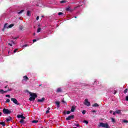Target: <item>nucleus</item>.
<instances>
[{"label": "nucleus", "instance_id": "1", "mask_svg": "<svg viewBox=\"0 0 128 128\" xmlns=\"http://www.w3.org/2000/svg\"><path fill=\"white\" fill-rule=\"evenodd\" d=\"M30 94V98H29V100L30 102H34L36 100V98H38V95L36 93H32V92H29Z\"/></svg>", "mask_w": 128, "mask_h": 128}, {"label": "nucleus", "instance_id": "16", "mask_svg": "<svg viewBox=\"0 0 128 128\" xmlns=\"http://www.w3.org/2000/svg\"><path fill=\"white\" fill-rule=\"evenodd\" d=\"M24 26H19V28L20 30H24Z\"/></svg>", "mask_w": 128, "mask_h": 128}, {"label": "nucleus", "instance_id": "23", "mask_svg": "<svg viewBox=\"0 0 128 128\" xmlns=\"http://www.w3.org/2000/svg\"><path fill=\"white\" fill-rule=\"evenodd\" d=\"M14 26V24H10L8 26V28H12V26Z\"/></svg>", "mask_w": 128, "mask_h": 128}, {"label": "nucleus", "instance_id": "44", "mask_svg": "<svg viewBox=\"0 0 128 128\" xmlns=\"http://www.w3.org/2000/svg\"><path fill=\"white\" fill-rule=\"evenodd\" d=\"M8 92V90H5V91H4V94H6V92Z\"/></svg>", "mask_w": 128, "mask_h": 128}, {"label": "nucleus", "instance_id": "4", "mask_svg": "<svg viewBox=\"0 0 128 128\" xmlns=\"http://www.w3.org/2000/svg\"><path fill=\"white\" fill-rule=\"evenodd\" d=\"M84 104L85 106H90V102H88V98L85 99Z\"/></svg>", "mask_w": 128, "mask_h": 128}, {"label": "nucleus", "instance_id": "41", "mask_svg": "<svg viewBox=\"0 0 128 128\" xmlns=\"http://www.w3.org/2000/svg\"><path fill=\"white\" fill-rule=\"evenodd\" d=\"M8 46H12V44L10 43H8Z\"/></svg>", "mask_w": 128, "mask_h": 128}, {"label": "nucleus", "instance_id": "17", "mask_svg": "<svg viewBox=\"0 0 128 128\" xmlns=\"http://www.w3.org/2000/svg\"><path fill=\"white\" fill-rule=\"evenodd\" d=\"M92 106L98 108V106H100V105H98V104L97 103H95L92 105Z\"/></svg>", "mask_w": 128, "mask_h": 128}, {"label": "nucleus", "instance_id": "43", "mask_svg": "<svg viewBox=\"0 0 128 128\" xmlns=\"http://www.w3.org/2000/svg\"><path fill=\"white\" fill-rule=\"evenodd\" d=\"M12 88H10V89H8L7 90H8V92H12Z\"/></svg>", "mask_w": 128, "mask_h": 128}, {"label": "nucleus", "instance_id": "36", "mask_svg": "<svg viewBox=\"0 0 128 128\" xmlns=\"http://www.w3.org/2000/svg\"><path fill=\"white\" fill-rule=\"evenodd\" d=\"M70 114V111L68 110L66 112V114Z\"/></svg>", "mask_w": 128, "mask_h": 128}, {"label": "nucleus", "instance_id": "35", "mask_svg": "<svg viewBox=\"0 0 128 128\" xmlns=\"http://www.w3.org/2000/svg\"><path fill=\"white\" fill-rule=\"evenodd\" d=\"M86 110H84L82 112V114H86Z\"/></svg>", "mask_w": 128, "mask_h": 128}, {"label": "nucleus", "instance_id": "22", "mask_svg": "<svg viewBox=\"0 0 128 128\" xmlns=\"http://www.w3.org/2000/svg\"><path fill=\"white\" fill-rule=\"evenodd\" d=\"M32 124H38V120H34L32 121Z\"/></svg>", "mask_w": 128, "mask_h": 128}, {"label": "nucleus", "instance_id": "60", "mask_svg": "<svg viewBox=\"0 0 128 128\" xmlns=\"http://www.w3.org/2000/svg\"><path fill=\"white\" fill-rule=\"evenodd\" d=\"M39 86H42V84L39 85Z\"/></svg>", "mask_w": 128, "mask_h": 128}, {"label": "nucleus", "instance_id": "11", "mask_svg": "<svg viewBox=\"0 0 128 128\" xmlns=\"http://www.w3.org/2000/svg\"><path fill=\"white\" fill-rule=\"evenodd\" d=\"M44 100H46V98H42V99H38V102H42L44 101Z\"/></svg>", "mask_w": 128, "mask_h": 128}, {"label": "nucleus", "instance_id": "53", "mask_svg": "<svg viewBox=\"0 0 128 128\" xmlns=\"http://www.w3.org/2000/svg\"><path fill=\"white\" fill-rule=\"evenodd\" d=\"M2 112H0V116H2Z\"/></svg>", "mask_w": 128, "mask_h": 128}, {"label": "nucleus", "instance_id": "40", "mask_svg": "<svg viewBox=\"0 0 128 128\" xmlns=\"http://www.w3.org/2000/svg\"><path fill=\"white\" fill-rule=\"evenodd\" d=\"M39 18H40V16H38L36 18V20H38Z\"/></svg>", "mask_w": 128, "mask_h": 128}, {"label": "nucleus", "instance_id": "19", "mask_svg": "<svg viewBox=\"0 0 128 128\" xmlns=\"http://www.w3.org/2000/svg\"><path fill=\"white\" fill-rule=\"evenodd\" d=\"M66 12H72V9L70 7L66 8Z\"/></svg>", "mask_w": 128, "mask_h": 128}, {"label": "nucleus", "instance_id": "62", "mask_svg": "<svg viewBox=\"0 0 128 128\" xmlns=\"http://www.w3.org/2000/svg\"><path fill=\"white\" fill-rule=\"evenodd\" d=\"M73 128H77L76 127H74Z\"/></svg>", "mask_w": 128, "mask_h": 128}, {"label": "nucleus", "instance_id": "27", "mask_svg": "<svg viewBox=\"0 0 128 128\" xmlns=\"http://www.w3.org/2000/svg\"><path fill=\"white\" fill-rule=\"evenodd\" d=\"M60 2L61 4H64V3H65V2H66V0H61V1Z\"/></svg>", "mask_w": 128, "mask_h": 128}, {"label": "nucleus", "instance_id": "45", "mask_svg": "<svg viewBox=\"0 0 128 128\" xmlns=\"http://www.w3.org/2000/svg\"><path fill=\"white\" fill-rule=\"evenodd\" d=\"M116 92H117L116 90H114V94H116Z\"/></svg>", "mask_w": 128, "mask_h": 128}, {"label": "nucleus", "instance_id": "34", "mask_svg": "<svg viewBox=\"0 0 128 128\" xmlns=\"http://www.w3.org/2000/svg\"><path fill=\"white\" fill-rule=\"evenodd\" d=\"M10 102V99H7L6 101V102Z\"/></svg>", "mask_w": 128, "mask_h": 128}, {"label": "nucleus", "instance_id": "8", "mask_svg": "<svg viewBox=\"0 0 128 128\" xmlns=\"http://www.w3.org/2000/svg\"><path fill=\"white\" fill-rule=\"evenodd\" d=\"M17 118H21L23 120H26V117H24L23 114H18L17 115Z\"/></svg>", "mask_w": 128, "mask_h": 128}, {"label": "nucleus", "instance_id": "61", "mask_svg": "<svg viewBox=\"0 0 128 128\" xmlns=\"http://www.w3.org/2000/svg\"><path fill=\"white\" fill-rule=\"evenodd\" d=\"M75 18H76V16H74Z\"/></svg>", "mask_w": 128, "mask_h": 128}, {"label": "nucleus", "instance_id": "26", "mask_svg": "<svg viewBox=\"0 0 128 128\" xmlns=\"http://www.w3.org/2000/svg\"><path fill=\"white\" fill-rule=\"evenodd\" d=\"M0 93L2 94H4V90L0 89Z\"/></svg>", "mask_w": 128, "mask_h": 128}, {"label": "nucleus", "instance_id": "31", "mask_svg": "<svg viewBox=\"0 0 128 128\" xmlns=\"http://www.w3.org/2000/svg\"><path fill=\"white\" fill-rule=\"evenodd\" d=\"M83 122H84V124H88V120H84Z\"/></svg>", "mask_w": 128, "mask_h": 128}, {"label": "nucleus", "instance_id": "5", "mask_svg": "<svg viewBox=\"0 0 128 128\" xmlns=\"http://www.w3.org/2000/svg\"><path fill=\"white\" fill-rule=\"evenodd\" d=\"M12 102H13L14 104H17L18 106H20V103L18 102V100L14 98H11Z\"/></svg>", "mask_w": 128, "mask_h": 128}, {"label": "nucleus", "instance_id": "21", "mask_svg": "<svg viewBox=\"0 0 128 128\" xmlns=\"http://www.w3.org/2000/svg\"><path fill=\"white\" fill-rule=\"evenodd\" d=\"M120 112H122V110H117L116 111V113L118 114H120Z\"/></svg>", "mask_w": 128, "mask_h": 128}, {"label": "nucleus", "instance_id": "20", "mask_svg": "<svg viewBox=\"0 0 128 128\" xmlns=\"http://www.w3.org/2000/svg\"><path fill=\"white\" fill-rule=\"evenodd\" d=\"M55 104H56V106H57V108H60V103L59 102H55Z\"/></svg>", "mask_w": 128, "mask_h": 128}, {"label": "nucleus", "instance_id": "46", "mask_svg": "<svg viewBox=\"0 0 128 128\" xmlns=\"http://www.w3.org/2000/svg\"><path fill=\"white\" fill-rule=\"evenodd\" d=\"M36 42V40H33V42Z\"/></svg>", "mask_w": 128, "mask_h": 128}, {"label": "nucleus", "instance_id": "14", "mask_svg": "<svg viewBox=\"0 0 128 128\" xmlns=\"http://www.w3.org/2000/svg\"><path fill=\"white\" fill-rule=\"evenodd\" d=\"M75 110H76V106H72V108H71V112H74Z\"/></svg>", "mask_w": 128, "mask_h": 128}, {"label": "nucleus", "instance_id": "25", "mask_svg": "<svg viewBox=\"0 0 128 128\" xmlns=\"http://www.w3.org/2000/svg\"><path fill=\"white\" fill-rule=\"evenodd\" d=\"M40 30H42V28H38L37 30V32H40Z\"/></svg>", "mask_w": 128, "mask_h": 128}, {"label": "nucleus", "instance_id": "37", "mask_svg": "<svg viewBox=\"0 0 128 128\" xmlns=\"http://www.w3.org/2000/svg\"><path fill=\"white\" fill-rule=\"evenodd\" d=\"M6 98H10V96L8 95V94L6 95Z\"/></svg>", "mask_w": 128, "mask_h": 128}, {"label": "nucleus", "instance_id": "15", "mask_svg": "<svg viewBox=\"0 0 128 128\" xmlns=\"http://www.w3.org/2000/svg\"><path fill=\"white\" fill-rule=\"evenodd\" d=\"M26 16H31V14H30V11H27V14Z\"/></svg>", "mask_w": 128, "mask_h": 128}, {"label": "nucleus", "instance_id": "47", "mask_svg": "<svg viewBox=\"0 0 128 128\" xmlns=\"http://www.w3.org/2000/svg\"><path fill=\"white\" fill-rule=\"evenodd\" d=\"M24 48H26V46H28V44H25L24 46H23Z\"/></svg>", "mask_w": 128, "mask_h": 128}, {"label": "nucleus", "instance_id": "29", "mask_svg": "<svg viewBox=\"0 0 128 128\" xmlns=\"http://www.w3.org/2000/svg\"><path fill=\"white\" fill-rule=\"evenodd\" d=\"M24 122V119H21L20 120V124H23Z\"/></svg>", "mask_w": 128, "mask_h": 128}, {"label": "nucleus", "instance_id": "54", "mask_svg": "<svg viewBox=\"0 0 128 128\" xmlns=\"http://www.w3.org/2000/svg\"><path fill=\"white\" fill-rule=\"evenodd\" d=\"M110 114H112V110H110Z\"/></svg>", "mask_w": 128, "mask_h": 128}, {"label": "nucleus", "instance_id": "3", "mask_svg": "<svg viewBox=\"0 0 128 128\" xmlns=\"http://www.w3.org/2000/svg\"><path fill=\"white\" fill-rule=\"evenodd\" d=\"M99 126H101V128H110V126H108V123H102L100 122Z\"/></svg>", "mask_w": 128, "mask_h": 128}, {"label": "nucleus", "instance_id": "52", "mask_svg": "<svg viewBox=\"0 0 128 128\" xmlns=\"http://www.w3.org/2000/svg\"><path fill=\"white\" fill-rule=\"evenodd\" d=\"M62 102H64V104H66V101H64V100H63L62 101Z\"/></svg>", "mask_w": 128, "mask_h": 128}, {"label": "nucleus", "instance_id": "6", "mask_svg": "<svg viewBox=\"0 0 128 128\" xmlns=\"http://www.w3.org/2000/svg\"><path fill=\"white\" fill-rule=\"evenodd\" d=\"M90 85L88 84H83L81 85L82 90H86V86H89Z\"/></svg>", "mask_w": 128, "mask_h": 128}, {"label": "nucleus", "instance_id": "56", "mask_svg": "<svg viewBox=\"0 0 128 128\" xmlns=\"http://www.w3.org/2000/svg\"><path fill=\"white\" fill-rule=\"evenodd\" d=\"M8 56H10V51L8 52Z\"/></svg>", "mask_w": 128, "mask_h": 128}, {"label": "nucleus", "instance_id": "2", "mask_svg": "<svg viewBox=\"0 0 128 128\" xmlns=\"http://www.w3.org/2000/svg\"><path fill=\"white\" fill-rule=\"evenodd\" d=\"M3 114H10L12 111L8 108H4L3 109Z\"/></svg>", "mask_w": 128, "mask_h": 128}, {"label": "nucleus", "instance_id": "59", "mask_svg": "<svg viewBox=\"0 0 128 128\" xmlns=\"http://www.w3.org/2000/svg\"><path fill=\"white\" fill-rule=\"evenodd\" d=\"M11 42H12L14 44V41L12 40Z\"/></svg>", "mask_w": 128, "mask_h": 128}, {"label": "nucleus", "instance_id": "48", "mask_svg": "<svg viewBox=\"0 0 128 128\" xmlns=\"http://www.w3.org/2000/svg\"><path fill=\"white\" fill-rule=\"evenodd\" d=\"M18 37H16L14 38V40H18Z\"/></svg>", "mask_w": 128, "mask_h": 128}, {"label": "nucleus", "instance_id": "57", "mask_svg": "<svg viewBox=\"0 0 128 128\" xmlns=\"http://www.w3.org/2000/svg\"><path fill=\"white\" fill-rule=\"evenodd\" d=\"M48 110H50V108H48Z\"/></svg>", "mask_w": 128, "mask_h": 128}, {"label": "nucleus", "instance_id": "28", "mask_svg": "<svg viewBox=\"0 0 128 128\" xmlns=\"http://www.w3.org/2000/svg\"><path fill=\"white\" fill-rule=\"evenodd\" d=\"M128 88L125 89V90H124V94H126V92H128Z\"/></svg>", "mask_w": 128, "mask_h": 128}, {"label": "nucleus", "instance_id": "51", "mask_svg": "<svg viewBox=\"0 0 128 128\" xmlns=\"http://www.w3.org/2000/svg\"><path fill=\"white\" fill-rule=\"evenodd\" d=\"M116 112H113V115H114V116H116Z\"/></svg>", "mask_w": 128, "mask_h": 128}, {"label": "nucleus", "instance_id": "7", "mask_svg": "<svg viewBox=\"0 0 128 128\" xmlns=\"http://www.w3.org/2000/svg\"><path fill=\"white\" fill-rule=\"evenodd\" d=\"M73 118H74V115L69 116L68 118H66V120H73Z\"/></svg>", "mask_w": 128, "mask_h": 128}, {"label": "nucleus", "instance_id": "10", "mask_svg": "<svg viewBox=\"0 0 128 128\" xmlns=\"http://www.w3.org/2000/svg\"><path fill=\"white\" fill-rule=\"evenodd\" d=\"M6 28H8V23H6L4 24V27L3 29L2 30L3 32H4V29H6Z\"/></svg>", "mask_w": 128, "mask_h": 128}, {"label": "nucleus", "instance_id": "49", "mask_svg": "<svg viewBox=\"0 0 128 128\" xmlns=\"http://www.w3.org/2000/svg\"><path fill=\"white\" fill-rule=\"evenodd\" d=\"M76 126L78 127V126H80V124H76Z\"/></svg>", "mask_w": 128, "mask_h": 128}, {"label": "nucleus", "instance_id": "42", "mask_svg": "<svg viewBox=\"0 0 128 128\" xmlns=\"http://www.w3.org/2000/svg\"><path fill=\"white\" fill-rule=\"evenodd\" d=\"M46 114H50V110H47L46 111Z\"/></svg>", "mask_w": 128, "mask_h": 128}, {"label": "nucleus", "instance_id": "38", "mask_svg": "<svg viewBox=\"0 0 128 128\" xmlns=\"http://www.w3.org/2000/svg\"><path fill=\"white\" fill-rule=\"evenodd\" d=\"M126 102H128V96H126Z\"/></svg>", "mask_w": 128, "mask_h": 128}, {"label": "nucleus", "instance_id": "50", "mask_svg": "<svg viewBox=\"0 0 128 128\" xmlns=\"http://www.w3.org/2000/svg\"><path fill=\"white\" fill-rule=\"evenodd\" d=\"M92 112H96V111L94 110L92 111Z\"/></svg>", "mask_w": 128, "mask_h": 128}, {"label": "nucleus", "instance_id": "33", "mask_svg": "<svg viewBox=\"0 0 128 128\" xmlns=\"http://www.w3.org/2000/svg\"><path fill=\"white\" fill-rule=\"evenodd\" d=\"M58 16H62V14H64V13L62 12H60L58 13Z\"/></svg>", "mask_w": 128, "mask_h": 128}, {"label": "nucleus", "instance_id": "55", "mask_svg": "<svg viewBox=\"0 0 128 128\" xmlns=\"http://www.w3.org/2000/svg\"><path fill=\"white\" fill-rule=\"evenodd\" d=\"M8 88V85L4 87V88Z\"/></svg>", "mask_w": 128, "mask_h": 128}, {"label": "nucleus", "instance_id": "32", "mask_svg": "<svg viewBox=\"0 0 128 128\" xmlns=\"http://www.w3.org/2000/svg\"><path fill=\"white\" fill-rule=\"evenodd\" d=\"M18 48H16L14 50V54H16V52H18Z\"/></svg>", "mask_w": 128, "mask_h": 128}, {"label": "nucleus", "instance_id": "12", "mask_svg": "<svg viewBox=\"0 0 128 128\" xmlns=\"http://www.w3.org/2000/svg\"><path fill=\"white\" fill-rule=\"evenodd\" d=\"M62 92V90L60 88H58L56 91V92Z\"/></svg>", "mask_w": 128, "mask_h": 128}, {"label": "nucleus", "instance_id": "13", "mask_svg": "<svg viewBox=\"0 0 128 128\" xmlns=\"http://www.w3.org/2000/svg\"><path fill=\"white\" fill-rule=\"evenodd\" d=\"M10 120H12V118L10 117V116H9L8 118H6V121L7 122H10Z\"/></svg>", "mask_w": 128, "mask_h": 128}, {"label": "nucleus", "instance_id": "18", "mask_svg": "<svg viewBox=\"0 0 128 128\" xmlns=\"http://www.w3.org/2000/svg\"><path fill=\"white\" fill-rule=\"evenodd\" d=\"M0 124H1L2 126H6V123L4 122H0Z\"/></svg>", "mask_w": 128, "mask_h": 128}, {"label": "nucleus", "instance_id": "30", "mask_svg": "<svg viewBox=\"0 0 128 128\" xmlns=\"http://www.w3.org/2000/svg\"><path fill=\"white\" fill-rule=\"evenodd\" d=\"M111 120H112V122H116V120H114V118H112Z\"/></svg>", "mask_w": 128, "mask_h": 128}, {"label": "nucleus", "instance_id": "9", "mask_svg": "<svg viewBox=\"0 0 128 128\" xmlns=\"http://www.w3.org/2000/svg\"><path fill=\"white\" fill-rule=\"evenodd\" d=\"M23 80H25V82H26L27 80H28L30 78H28V76H23Z\"/></svg>", "mask_w": 128, "mask_h": 128}, {"label": "nucleus", "instance_id": "24", "mask_svg": "<svg viewBox=\"0 0 128 128\" xmlns=\"http://www.w3.org/2000/svg\"><path fill=\"white\" fill-rule=\"evenodd\" d=\"M24 12V10H21L20 12H18V14H22V12Z\"/></svg>", "mask_w": 128, "mask_h": 128}, {"label": "nucleus", "instance_id": "39", "mask_svg": "<svg viewBox=\"0 0 128 128\" xmlns=\"http://www.w3.org/2000/svg\"><path fill=\"white\" fill-rule=\"evenodd\" d=\"M123 122L127 123L128 122V121L127 120H124Z\"/></svg>", "mask_w": 128, "mask_h": 128}, {"label": "nucleus", "instance_id": "63", "mask_svg": "<svg viewBox=\"0 0 128 128\" xmlns=\"http://www.w3.org/2000/svg\"><path fill=\"white\" fill-rule=\"evenodd\" d=\"M38 26H40V25H38Z\"/></svg>", "mask_w": 128, "mask_h": 128}, {"label": "nucleus", "instance_id": "58", "mask_svg": "<svg viewBox=\"0 0 128 128\" xmlns=\"http://www.w3.org/2000/svg\"><path fill=\"white\" fill-rule=\"evenodd\" d=\"M33 36H36V33H34Z\"/></svg>", "mask_w": 128, "mask_h": 128}]
</instances>
